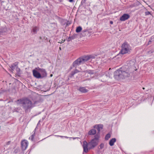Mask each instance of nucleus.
Segmentation results:
<instances>
[{
	"mask_svg": "<svg viewBox=\"0 0 154 154\" xmlns=\"http://www.w3.org/2000/svg\"><path fill=\"white\" fill-rule=\"evenodd\" d=\"M17 102V103L22 104V107L26 113L30 112L31 109L35 106V105L37 102L35 101L33 103L27 98L18 100Z\"/></svg>",
	"mask_w": 154,
	"mask_h": 154,
	"instance_id": "obj_1",
	"label": "nucleus"
},
{
	"mask_svg": "<svg viewBox=\"0 0 154 154\" xmlns=\"http://www.w3.org/2000/svg\"><path fill=\"white\" fill-rule=\"evenodd\" d=\"M130 72L128 70L123 71L119 69L114 72V77L116 80L125 79L130 76Z\"/></svg>",
	"mask_w": 154,
	"mask_h": 154,
	"instance_id": "obj_2",
	"label": "nucleus"
},
{
	"mask_svg": "<svg viewBox=\"0 0 154 154\" xmlns=\"http://www.w3.org/2000/svg\"><path fill=\"white\" fill-rule=\"evenodd\" d=\"M100 136L99 134H96L94 136V138L88 142L89 149H94L98 144Z\"/></svg>",
	"mask_w": 154,
	"mask_h": 154,
	"instance_id": "obj_3",
	"label": "nucleus"
},
{
	"mask_svg": "<svg viewBox=\"0 0 154 154\" xmlns=\"http://www.w3.org/2000/svg\"><path fill=\"white\" fill-rule=\"evenodd\" d=\"M121 50L120 52L122 54H130L131 50V47L126 42H124L122 45Z\"/></svg>",
	"mask_w": 154,
	"mask_h": 154,
	"instance_id": "obj_4",
	"label": "nucleus"
},
{
	"mask_svg": "<svg viewBox=\"0 0 154 154\" xmlns=\"http://www.w3.org/2000/svg\"><path fill=\"white\" fill-rule=\"evenodd\" d=\"M28 141L25 140H22L21 142V148L22 150H25L27 148L28 145Z\"/></svg>",
	"mask_w": 154,
	"mask_h": 154,
	"instance_id": "obj_5",
	"label": "nucleus"
},
{
	"mask_svg": "<svg viewBox=\"0 0 154 154\" xmlns=\"http://www.w3.org/2000/svg\"><path fill=\"white\" fill-rule=\"evenodd\" d=\"M37 70L41 73L42 75V78L46 77L47 76V73L45 69H41L39 68H36Z\"/></svg>",
	"mask_w": 154,
	"mask_h": 154,
	"instance_id": "obj_6",
	"label": "nucleus"
},
{
	"mask_svg": "<svg viewBox=\"0 0 154 154\" xmlns=\"http://www.w3.org/2000/svg\"><path fill=\"white\" fill-rule=\"evenodd\" d=\"M112 73L108 71H107L103 75L102 77L103 78L105 79L104 80H102L101 81L103 82H106V79H107V78H111L112 77Z\"/></svg>",
	"mask_w": 154,
	"mask_h": 154,
	"instance_id": "obj_7",
	"label": "nucleus"
},
{
	"mask_svg": "<svg viewBox=\"0 0 154 154\" xmlns=\"http://www.w3.org/2000/svg\"><path fill=\"white\" fill-rule=\"evenodd\" d=\"M83 149V151L86 153L88 152V143L86 141H84L83 142V144L82 145Z\"/></svg>",
	"mask_w": 154,
	"mask_h": 154,
	"instance_id": "obj_8",
	"label": "nucleus"
},
{
	"mask_svg": "<svg viewBox=\"0 0 154 154\" xmlns=\"http://www.w3.org/2000/svg\"><path fill=\"white\" fill-rule=\"evenodd\" d=\"M82 64H83V63L81 59V57H80L73 62L72 64V66L73 67L76 68L77 66Z\"/></svg>",
	"mask_w": 154,
	"mask_h": 154,
	"instance_id": "obj_9",
	"label": "nucleus"
},
{
	"mask_svg": "<svg viewBox=\"0 0 154 154\" xmlns=\"http://www.w3.org/2000/svg\"><path fill=\"white\" fill-rule=\"evenodd\" d=\"M103 125L102 124L96 125L94 126V128L97 129L98 132L96 134H99L100 137V132L101 130L103 129Z\"/></svg>",
	"mask_w": 154,
	"mask_h": 154,
	"instance_id": "obj_10",
	"label": "nucleus"
},
{
	"mask_svg": "<svg viewBox=\"0 0 154 154\" xmlns=\"http://www.w3.org/2000/svg\"><path fill=\"white\" fill-rule=\"evenodd\" d=\"M32 72L33 75L35 77L38 79L42 78V75L39 72L35 69L33 70Z\"/></svg>",
	"mask_w": 154,
	"mask_h": 154,
	"instance_id": "obj_11",
	"label": "nucleus"
},
{
	"mask_svg": "<svg viewBox=\"0 0 154 154\" xmlns=\"http://www.w3.org/2000/svg\"><path fill=\"white\" fill-rule=\"evenodd\" d=\"M130 15L126 14H124L120 18V20L121 21H125L129 18Z\"/></svg>",
	"mask_w": 154,
	"mask_h": 154,
	"instance_id": "obj_12",
	"label": "nucleus"
},
{
	"mask_svg": "<svg viewBox=\"0 0 154 154\" xmlns=\"http://www.w3.org/2000/svg\"><path fill=\"white\" fill-rule=\"evenodd\" d=\"M18 62H16L12 64L10 66V67L11 69V70H14L16 68L17 69V71H18L20 70V69L18 68Z\"/></svg>",
	"mask_w": 154,
	"mask_h": 154,
	"instance_id": "obj_13",
	"label": "nucleus"
},
{
	"mask_svg": "<svg viewBox=\"0 0 154 154\" xmlns=\"http://www.w3.org/2000/svg\"><path fill=\"white\" fill-rule=\"evenodd\" d=\"M81 59L82 61L83 64L90 60L89 56H83L82 57H81Z\"/></svg>",
	"mask_w": 154,
	"mask_h": 154,
	"instance_id": "obj_14",
	"label": "nucleus"
},
{
	"mask_svg": "<svg viewBox=\"0 0 154 154\" xmlns=\"http://www.w3.org/2000/svg\"><path fill=\"white\" fill-rule=\"evenodd\" d=\"M78 90L82 93H85L88 91V90L85 88V87H80Z\"/></svg>",
	"mask_w": 154,
	"mask_h": 154,
	"instance_id": "obj_15",
	"label": "nucleus"
},
{
	"mask_svg": "<svg viewBox=\"0 0 154 154\" xmlns=\"http://www.w3.org/2000/svg\"><path fill=\"white\" fill-rule=\"evenodd\" d=\"M39 28L37 26H33L32 29L31 30V32L33 34H35L37 33V31L38 30Z\"/></svg>",
	"mask_w": 154,
	"mask_h": 154,
	"instance_id": "obj_16",
	"label": "nucleus"
},
{
	"mask_svg": "<svg viewBox=\"0 0 154 154\" xmlns=\"http://www.w3.org/2000/svg\"><path fill=\"white\" fill-rule=\"evenodd\" d=\"M96 132V130L94 129H92L88 131V134L89 135H93L95 134Z\"/></svg>",
	"mask_w": 154,
	"mask_h": 154,
	"instance_id": "obj_17",
	"label": "nucleus"
},
{
	"mask_svg": "<svg viewBox=\"0 0 154 154\" xmlns=\"http://www.w3.org/2000/svg\"><path fill=\"white\" fill-rule=\"evenodd\" d=\"M116 141V139L115 138H113L111 139L109 141V144L111 146H113L114 145V143Z\"/></svg>",
	"mask_w": 154,
	"mask_h": 154,
	"instance_id": "obj_18",
	"label": "nucleus"
},
{
	"mask_svg": "<svg viewBox=\"0 0 154 154\" xmlns=\"http://www.w3.org/2000/svg\"><path fill=\"white\" fill-rule=\"evenodd\" d=\"M77 36V35L76 34H74L72 35L69 36L68 38V41H70L76 38Z\"/></svg>",
	"mask_w": 154,
	"mask_h": 154,
	"instance_id": "obj_19",
	"label": "nucleus"
},
{
	"mask_svg": "<svg viewBox=\"0 0 154 154\" xmlns=\"http://www.w3.org/2000/svg\"><path fill=\"white\" fill-rule=\"evenodd\" d=\"M79 72V71L77 69H75L74 71H72L70 74V77H72L74 75L75 73H76Z\"/></svg>",
	"mask_w": 154,
	"mask_h": 154,
	"instance_id": "obj_20",
	"label": "nucleus"
},
{
	"mask_svg": "<svg viewBox=\"0 0 154 154\" xmlns=\"http://www.w3.org/2000/svg\"><path fill=\"white\" fill-rule=\"evenodd\" d=\"M7 31V28H5L0 29V34H2L3 33L6 32Z\"/></svg>",
	"mask_w": 154,
	"mask_h": 154,
	"instance_id": "obj_21",
	"label": "nucleus"
},
{
	"mask_svg": "<svg viewBox=\"0 0 154 154\" xmlns=\"http://www.w3.org/2000/svg\"><path fill=\"white\" fill-rule=\"evenodd\" d=\"M82 29V27L80 26H79L76 28V32L79 33L80 32Z\"/></svg>",
	"mask_w": 154,
	"mask_h": 154,
	"instance_id": "obj_22",
	"label": "nucleus"
},
{
	"mask_svg": "<svg viewBox=\"0 0 154 154\" xmlns=\"http://www.w3.org/2000/svg\"><path fill=\"white\" fill-rule=\"evenodd\" d=\"M34 133L29 138V139L31 140L32 141L34 139V137L35 135V130L34 131Z\"/></svg>",
	"mask_w": 154,
	"mask_h": 154,
	"instance_id": "obj_23",
	"label": "nucleus"
},
{
	"mask_svg": "<svg viewBox=\"0 0 154 154\" xmlns=\"http://www.w3.org/2000/svg\"><path fill=\"white\" fill-rule=\"evenodd\" d=\"M111 135L110 134L108 133L105 136V139L106 140H107L110 137Z\"/></svg>",
	"mask_w": 154,
	"mask_h": 154,
	"instance_id": "obj_24",
	"label": "nucleus"
},
{
	"mask_svg": "<svg viewBox=\"0 0 154 154\" xmlns=\"http://www.w3.org/2000/svg\"><path fill=\"white\" fill-rule=\"evenodd\" d=\"M87 72L91 74H94V71L93 70H88L87 71Z\"/></svg>",
	"mask_w": 154,
	"mask_h": 154,
	"instance_id": "obj_25",
	"label": "nucleus"
},
{
	"mask_svg": "<svg viewBox=\"0 0 154 154\" xmlns=\"http://www.w3.org/2000/svg\"><path fill=\"white\" fill-rule=\"evenodd\" d=\"M100 149H103L104 146V144L103 143H101L99 146Z\"/></svg>",
	"mask_w": 154,
	"mask_h": 154,
	"instance_id": "obj_26",
	"label": "nucleus"
},
{
	"mask_svg": "<svg viewBox=\"0 0 154 154\" xmlns=\"http://www.w3.org/2000/svg\"><path fill=\"white\" fill-rule=\"evenodd\" d=\"M89 56V59H94L95 58V56H94V55H88Z\"/></svg>",
	"mask_w": 154,
	"mask_h": 154,
	"instance_id": "obj_27",
	"label": "nucleus"
},
{
	"mask_svg": "<svg viewBox=\"0 0 154 154\" xmlns=\"http://www.w3.org/2000/svg\"><path fill=\"white\" fill-rule=\"evenodd\" d=\"M154 36H152L151 38H150L149 41H151V42L154 41Z\"/></svg>",
	"mask_w": 154,
	"mask_h": 154,
	"instance_id": "obj_28",
	"label": "nucleus"
},
{
	"mask_svg": "<svg viewBox=\"0 0 154 154\" xmlns=\"http://www.w3.org/2000/svg\"><path fill=\"white\" fill-rule=\"evenodd\" d=\"M150 14V12L149 11H146L145 12V14L146 15H148Z\"/></svg>",
	"mask_w": 154,
	"mask_h": 154,
	"instance_id": "obj_29",
	"label": "nucleus"
},
{
	"mask_svg": "<svg viewBox=\"0 0 154 154\" xmlns=\"http://www.w3.org/2000/svg\"><path fill=\"white\" fill-rule=\"evenodd\" d=\"M88 32V30H87V29H85L83 30L82 31V32L83 33H85V32Z\"/></svg>",
	"mask_w": 154,
	"mask_h": 154,
	"instance_id": "obj_30",
	"label": "nucleus"
},
{
	"mask_svg": "<svg viewBox=\"0 0 154 154\" xmlns=\"http://www.w3.org/2000/svg\"><path fill=\"white\" fill-rule=\"evenodd\" d=\"M55 136L56 137H61V138L64 137V136H59V135H55Z\"/></svg>",
	"mask_w": 154,
	"mask_h": 154,
	"instance_id": "obj_31",
	"label": "nucleus"
},
{
	"mask_svg": "<svg viewBox=\"0 0 154 154\" xmlns=\"http://www.w3.org/2000/svg\"><path fill=\"white\" fill-rule=\"evenodd\" d=\"M151 41L149 40L148 42L147 45H149L150 44H151Z\"/></svg>",
	"mask_w": 154,
	"mask_h": 154,
	"instance_id": "obj_32",
	"label": "nucleus"
},
{
	"mask_svg": "<svg viewBox=\"0 0 154 154\" xmlns=\"http://www.w3.org/2000/svg\"><path fill=\"white\" fill-rule=\"evenodd\" d=\"M110 23L111 24H112L113 23V22L112 21H110Z\"/></svg>",
	"mask_w": 154,
	"mask_h": 154,
	"instance_id": "obj_33",
	"label": "nucleus"
},
{
	"mask_svg": "<svg viewBox=\"0 0 154 154\" xmlns=\"http://www.w3.org/2000/svg\"><path fill=\"white\" fill-rule=\"evenodd\" d=\"M65 40H62L61 42H60V43H63V42H64Z\"/></svg>",
	"mask_w": 154,
	"mask_h": 154,
	"instance_id": "obj_34",
	"label": "nucleus"
},
{
	"mask_svg": "<svg viewBox=\"0 0 154 154\" xmlns=\"http://www.w3.org/2000/svg\"><path fill=\"white\" fill-rule=\"evenodd\" d=\"M70 138H72L73 140H75V139L77 138V137H69Z\"/></svg>",
	"mask_w": 154,
	"mask_h": 154,
	"instance_id": "obj_35",
	"label": "nucleus"
},
{
	"mask_svg": "<svg viewBox=\"0 0 154 154\" xmlns=\"http://www.w3.org/2000/svg\"><path fill=\"white\" fill-rule=\"evenodd\" d=\"M10 141H9L7 143V145H9L10 144Z\"/></svg>",
	"mask_w": 154,
	"mask_h": 154,
	"instance_id": "obj_36",
	"label": "nucleus"
},
{
	"mask_svg": "<svg viewBox=\"0 0 154 154\" xmlns=\"http://www.w3.org/2000/svg\"><path fill=\"white\" fill-rule=\"evenodd\" d=\"M85 0H82V2H83V3H84L85 2Z\"/></svg>",
	"mask_w": 154,
	"mask_h": 154,
	"instance_id": "obj_37",
	"label": "nucleus"
},
{
	"mask_svg": "<svg viewBox=\"0 0 154 154\" xmlns=\"http://www.w3.org/2000/svg\"><path fill=\"white\" fill-rule=\"evenodd\" d=\"M64 138H69V137H67V136H64Z\"/></svg>",
	"mask_w": 154,
	"mask_h": 154,
	"instance_id": "obj_38",
	"label": "nucleus"
},
{
	"mask_svg": "<svg viewBox=\"0 0 154 154\" xmlns=\"http://www.w3.org/2000/svg\"><path fill=\"white\" fill-rule=\"evenodd\" d=\"M40 120H39V122H38V124H37V125H38L39 123H40Z\"/></svg>",
	"mask_w": 154,
	"mask_h": 154,
	"instance_id": "obj_39",
	"label": "nucleus"
},
{
	"mask_svg": "<svg viewBox=\"0 0 154 154\" xmlns=\"http://www.w3.org/2000/svg\"><path fill=\"white\" fill-rule=\"evenodd\" d=\"M52 75H53L52 74H51V75H50L51 77H52Z\"/></svg>",
	"mask_w": 154,
	"mask_h": 154,
	"instance_id": "obj_40",
	"label": "nucleus"
},
{
	"mask_svg": "<svg viewBox=\"0 0 154 154\" xmlns=\"http://www.w3.org/2000/svg\"><path fill=\"white\" fill-rule=\"evenodd\" d=\"M70 69H72V67H70Z\"/></svg>",
	"mask_w": 154,
	"mask_h": 154,
	"instance_id": "obj_41",
	"label": "nucleus"
},
{
	"mask_svg": "<svg viewBox=\"0 0 154 154\" xmlns=\"http://www.w3.org/2000/svg\"><path fill=\"white\" fill-rule=\"evenodd\" d=\"M59 49H60V50H61V48H60H60H59Z\"/></svg>",
	"mask_w": 154,
	"mask_h": 154,
	"instance_id": "obj_42",
	"label": "nucleus"
},
{
	"mask_svg": "<svg viewBox=\"0 0 154 154\" xmlns=\"http://www.w3.org/2000/svg\"><path fill=\"white\" fill-rule=\"evenodd\" d=\"M40 39H42V37H40Z\"/></svg>",
	"mask_w": 154,
	"mask_h": 154,
	"instance_id": "obj_43",
	"label": "nucleus"
},
{
	"mask_svg": "<svg viewBox=\"0 0 154 154\" xmlns=\"http://www.w3.org/2000/svg\"><path fill=\"white\" fill-rule=\"evenodd\" d=\"M143 89H144L145 88H143Z\"/></svg>",
	"mask_w": 154,
	"mask_h": 154,
	"instance_id": "obj_44",
	"label": "nucleus"
}]
</instances>
